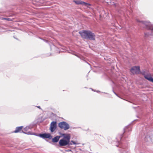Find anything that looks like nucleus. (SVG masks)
I'll list each match as a JSON object with an SVG mask.
<instances>
[{"label": "nucleus", "instance_id": "nucleus-14", "mask_svg": "<svg viewBox=\"0 0 153 153\" xmlns=\"http://www.w3.org/2000/svg\"><path fill=\"white\" fill-rule=\"evenodd\" d=\"M22 132H23L24 133L27 134H32L30 131L27 132H25L24 131H22Z\"/></svg>", "mask_w": 153, "mask_h": 153}, {"label": "nucleus", "instance_id": "nucleus-2", "mask_svg": "<svg viewBox=\"0 0 153 153\" xmlns=\"http://www.w3.org/2000/svg\"><path fill=\"white\" fill-rule=\"evenodd\" d=\"M70 137L69 135H67L64 138L61 139L59 141V146H66L69 144L70 143Z\"/></svg>", "mask_w": 153, "mask_h": 153}, {"label": "nucleus", "instance_id": "nucleus-13", "mask_svg": "<svg viewBox=\"0 0 153 153\" xmlns=\"http://www.w3.org/2000/svg\"><path fill=\"white\" fill-rule=\"evenodd\" d=\"M72 144H77V143H76L75 142L73 141H71V143H69V145H72Z\"/></svg>", "mask_w": 153, "mask_h": 153}, {"label": "nucleus", "instance_id": "nucleus-5", "mask_svg": "<svg viewBox=\"0 0 153 153\" xmlns=\"http://www.w3.org/2000/svg\"><path fill=\"white\" fill-rule=\"evenodd\" d=\"M138 22H141L142 24L144 25L147 28L151 30L152 33V35H153V25H151L149 22L140 21H138Z\"/></svg>", "mask_w": 153, "mask_h": 153}, {"label": "nucleus", "instance_id": "nucleus-15", "mask_svg": "<svg viewBox=\"0 0 153 153\" xmlns=\"http://www.w3.org/2000/svg\"><path fill=\"white\" fill-rule=\"evenodd\" d=\"M37 107L38 108H40V106H38Z\"/></svg>", "mask_w": 153, "mask_h": 153}, {"label": "nucleus", "instance_id": "nucleus-1", "mask_svg": "<svg viewBox=\"0 0 153 153\" xmlns=\"http://www.w3.org/2000/svg\"><path fill=\"white\" fill-rule=\"evenodd\" d=\"M79 33L83 38L91 40L95 39V35L90 31L83 30L82 31H79Z\"/></svg>", "mask_w": 153, "mask_h": 153}, {"label": "nucleus", "instance_id": "nucleus-16", "mask_svg": "<svg viewBox=\"0 0 153 153\" xmlns=\"http://www.w3.org/2000/svg\"><path fill=\"white\" fill-rule=\"evenodd\" d=\"M7 19V20H8V19Z\"/></svg>", "mask_w": 153, "mask_h": 153}, {"label": "nucleus", "instance_id": "nucleus-17", "mask_svg": "<svg viewBox=\"0 0 153 153\" xmlns=\"http://www.w3.org/2000/svg\"><path fill=\"white\" fill-rule=\"evenodd\" d=\"M115 93V94H116V95H117V94H116V93Z\"/></svg>", "mask_w": 153, "mask_h": 153}, {"label": "nucleus", "instance_id": "nucleus-4", "mask_svg": "<svg viewBox=\"0 0 153 153\" xmlns=\"http://www.w3.org/2000/svg\"><path fill=\"white\" fill-rule=\"evenodd\" d=\"M130 71L133 74H141L140 69V67L139 66H134L132 67Z\"/></svg>", "mask_w": 153, "mask_h": 153}, {"label": "nucleus", "instance_id": "nucleus-3", "mask_svg": "<svg viewBox=\"0 0 153 153\" xmlns=\"http://www.w3.org/2000/svg\"><path fill=\"white\" fill-rule=\"evenodd\" d=\"M59 127L61 129L67 130L70 128L69 125L65 122H60L58 124Z\"/></svg>", "mask_w": 153, "mask_h": 153}, {"label": "nucleus", "instance_id": "nucleus-6", "mask_svg": "<svg viewBox=\"0 0 153 153\" xmlns=\"http://www.w3.org/2000/svg\"><path fill=\"white\" fill-rule=\"evenodd\" d=\"M141 74L144 75V77L149 81L153 82V78L150 74H147L145 71H142Z\"/></svg>", "mask_w": 153, "mask_h": 153}, {"label": "nucleus", "instance_id": "nucleus-11", "mask_svg": "<svg viewBox=\"0 0 153 153\" xmlns=\"http://www.w3.org/2000/svg\"><path fill=\"white\" fill-rule=\"evenodd\" d=\"M23 127V126H21L16 127L15 131H14V132L17 133L20 131L22 130Z\"/></svg>", "mask_w": 153, "mask_h": 153}, {"label": "nucleus", "instance_id": "nucleus-9", "mask_svg": "<svg viewBox=\"0 0 153 153\" xmlns=\"http://www.w3.org/2000/svg\"><path fill=\"white\" fill-rule=\"evenodd\" d=\"M75 3L77 4H81L84 5L85 6L90 5V4L88 3H87L84 2L82 1H74Z\"/></svg>", "mask_w": 153, "mask_h": 153}, {"label": "nucleus", "instance_id": "nucleus-10", "mask_svg": "<svg viewBox=\"0 0 153 153\" xmlns=\"http://www.w3.org/2000/svg\"><path fill=\"white\" fill-rule=\"evenodd\" d=\"M60 137V136H56L52 139V141L53 142L56 143L58 141Z\"/></svg>", "mask_w": 153, "mask_h": 153}, {"label": "nucleus", "instance_id": "nucleus-12", "mask_svg": "<svg viewBox=\"0 0 153 153\" xmlns=\"http://www.w3.org/2000/svg\"><path fill=\"white\" fill-rule=\"evenodd\" d=\"M30 126H27L26 127H25V128H24V130L25 131H27L28 129H30Z\"/></svg>", "mask_w": 153, "mask_h": 153}, {"label": "nucleus", "instance_id": "nucleus-8", "mask_svg": "<svg viewBox=\"0 0 153 153\" xmlns=\"http://www.w3.org/2000/svg\"><path fill=\"white\" fill-rule=\"evenodd\" d=\"M56 122L53 121L52 122L51 124L50 130L51 132H53L56 129Z\"/></svg>", "mask_w": 153, "mask_h": 153}, {"label": "nucleus", "instance_id": "nucleus-7", "mask_svg": "<svg viewBox=\"0 0 153 153\" xmlns=\"http://www.w3.org/2000/svg\"><path fill=\"white\" fill-rule=\"evenodd\" d=\"M40 137L43 138H48L51 139L52 138V137L50 134L44 133L40 134L39 135Z\"/></svg>", "mask_w": 153, "mask_h": 153}]
</instances>
